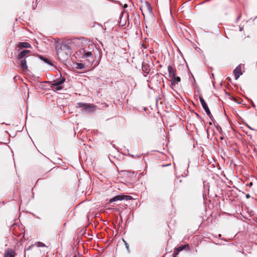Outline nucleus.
<instances>
[{
    "label": "nucleus",
    "instance_id": "obj_13",
    "mask_svg": "<svg viewBox=\"0 0 257 257\" xmlns=\"http://www.w3.org/2000/svg\"><path fill=\"white\" fill-rule=\"evenodd\" d=\"M170 81L172 85H175L176 84H178V82H180L181 78L179 77L176 76L175 75V77H173L171 78Z\"/></svg>",
    "mask_w": 257,
    "mask_h": 257
},
{
    "label": "nucleus",
    "instance_id": "obj_20",
    "mask_svg": "<svg viewBox=\"0 0 257 257\" xmlns=\"http://www.w3.org/2000/svg\"><path fill=\"white\" fill-rule=\"evenodd\" d=\"M250 197V195L248 194H246V198H249Z\"/></svg>",
    "mask_w": 257,
    "mask_h": 257
},
{
    "label": "nucleus",
    "instance_id": "obj_16",
    "mask_svg": "<svg viewBox=\"0 0 257 257\" xmlns=\"http://www.w3.org/2000/svg\"><path fill=\"white\" fill-rule=\"evenodd\" d=\"M144 7L145 8H146L147 10L149 12H151L152 10H151V6H150V4L148 2H145V3L144 4Z\"/></svg>",
    "mask_w": 257,
    "mask_h": 257
},
{
    "label": "nucleus",
    "instance_id": "obj_12",
    "mask_svg": "<svg viewBox=\"0 0 257 257\" xmlns=\"http://www.w3.org/2000/svg\"><path fill=\"white\" fill-rule=\"evenodd\" d=\"M18 47L20 49L23 48H31V45L28 42H20L18 45Z\"/></svg>",
    "mask_w": 257,
    "mask_h": 257
},
{
    "label": "nucleus",
    "instance_id": "obj_6",
    "mask_svg": "<svg viewBox=\"0 0 257 257\" xmlns=\"http://www.w3.org/2000/svg\"><path fill=\"white\" fill-rule=\"evenodd\" d=\"M57 54L59 59L62 61H64L68 58L67 54L61 49L57 50Z\"/></svg>",
    "mask_w": 257,
    "mask_h": 257
},
{
    "label": "nucleus",
    "instance_id": "obj_15",
    "mask_svg": "<svg viewBox=\"0 0 257 257\" xmlns=\"http://www.w3.org/2000/svg\"><path fill=\"white\" fill-rule=\"evenodd\" d=\"M51 87L53 90L55 91H59L63 88L62 86H54V84H51Z\"/></svg>",
    "mask_w": 257,
    "mask_h": 257
},
{
    "label": "nucleus",
    "instance_id": "obj_4",
    "mask_svg": "<svg viewBox=\"0 0 257 257\" xmlns=\"http://www.w3.org/2000/svg\"><path fill=\"white\" fill-rule=\"evenodd\" d=\"M199 100H200V101L201 104L202 105V106L203 107V108L205 110V111L206 112L207 114L208 115V116L210 118H211L212 116L211 115V112H210V110H209V108H208V107L207 106V104L205 102V101L204 100V99L203 98L202 96H199Z\"/></svg>",
    "mask_w": 257,
    "mask_h": 257
},
{
    "label": "nucleus",
    "instance_id": "obj_22",
    "mask_svg": "<svg viewBox=\"0 0 257 257\" xmlns=\"http://www.w3.org/2000/svg\"><path fill=\"white\" fill-rule=\"evenodd\" d=\"M125 245H126V247L127 248H128V244H127L126 243H125Z\"/></svg>",
    "mask_w": 257,
    "mask_h": 257
},
{
    "label": "nucleus",
    "instance_id": "obj_10",
    "mask_svg": "<svg viewBox=\"0 0 257 257\" xmlns=\"http://www.w3.org/2000/svg\"><path fill=\"white\" fill-rule=\"evenodd\" d=\"M15 253L12 249H8L5 251L4 257H15Z\"/></svg>",
    "mask_w": 257,
    "mask_h": 257
},
{
    "label": "nucleus",
    "instance_id": "obj_7",
    "mask_svg": "<svg viewBox=\"0 0 257 257\" xmlns=\"http://www.w3.org/2000/svg\"><path fill=\"white\" fill-rule=\"evenodd\" d=\"M235 80H237L242 75L241 67L240 65L237 66L233 71Z\"/></svg>",
    "mask_w": 257,
    "mask_h": 257
},
{
    "label": "nucleus",
    "instance_id": "obj_23",
    "mask_svg": "<svg viewBox=\"0 0 257 257\" xmlns=\"http://www.w3.org/2000/svg\"><path fill=\"white\" fill-rule=\"evenodd\" d=\"M93 46H94L93 44H91V47L93 48Z\"/></svg>",
    "mask_w": 257,
    "mask_h": 257
},
{
    "label": "nucleus",
    "instance_id": "obj_14",
    "mask_svg": "<svg viewBox=\"0 0 257 257\" xmlns=\"http://www.w3.org/2000/svg\"><path fill=\"white\" fill-rule=\"evenodd\" d=\"M65 81V78L64 77H62L60 78L59 80H56L54 81V86H61L62 84H63Z\"/></svg>",
    "mask_w": 257,
    "mask_h": 257
},
{
    "label": "nucleus",
    "instance_id": "obj_9",
    "mask_svg": "<svg viewBox=\"0 0 257 257\" xmlns=\"http://www.w3.org/2000/svg\"><path fill=\"white\" fill-rule=\"evenodd\" d=\"M27 57L25 58V59L21 60L19 62V65L21 68L24 70H27L28 69V66L27 65V62L26 59Z\"/></svg>",
    "mask_w": 257,
    "mask_h": 257
},
{
    "label": "nucleus",
    "instance_id": "obj_2",
    "mask_svg": "<svg viewBox=\"0 0 257 257\" xmlns=\"http://www.w3.org/2000/svg\"><path fill=\"white\" fill-rule=\"evenodd\" d=\"M132 197L129 195H117L112 198H111L109 200V203H111L114 201H121L123 200H129L132 199Z\"/></svg>",
    "mask_w": 257,
    "mask_h": 257
},
{
    "label": "nucleus",
    "instance_id": "obj_1",
    "mask_svg": "<svg viewBox=\"0 0 257 257\" xmlns=\"http://www.w3.org/2000/svg\"><path fill=\"white\" fill-rule=\"evenodd\" d=\"M89 47H84L80 49L77 52L78 55L82 59H87V61L90 63L93 61V55L92 51L89 50Z\"/></svg>",
    "mask_w": 257,
    "mask_h": 257
},
{
    "label": "nucleus",
    "instance_id": "obj_24",
    "mask_svg": "<svg viewBox=\"0 0 257 257\" xmlns=\"http://www.w3.org/2000/svg\"><path fill=\"white\" fill-rule=\"evenodd\" d=\"M73 257H78L76 255H74Z\"/></svg>",
    "mask_w": 257,
    "mask_h": 257
},
{
    "label": "nucleus",
    "instance_id": "obj_8",
    "mask_svg": "<svg viewBox=\"0 0 257 257\" xmlns=\"http://www.w3.org/2000/svg\"><path fill=\"white\" fill-rule=\"evenodd\" d=\"M168 71L169 73V76L171 78L175 77L176 75V70L172 66L169 65L168 66Z\"/></svg>",
    "mask_w": 257,
    "mask_h": 257
},
{
    "label": "nucleus",
    "instance_id": "obj_21",
    "mask_svg": "<svg viewBox=\"0 0 257 257\" xmlns=\"http://www.w3.org/2000/svg\"><path fill=\"white\" fill-rule=\"evenodd\" d=\"M79 67H80V68H82V64H79Z\"/></svg>",
    "mask_w": 257,
    "mask_h": 257
},
{
    "label": "nucleus",
    "instance_id": "obj_11",
    "mask_svg": "<svg viewBox=\"0 0 257 257\" xmlns=\"http://www.w3.org/2000/svg\"><path fill=\"white\" fill-rule=\"evenodd\" d=\"M30 50H23L22 51H21L19 54L18 55V59H22L24 57H27L26 56L29 53H30Z\"/></svg>",
    "mask_w": 257,
    "mask_h": 257
},
{
    "label": "nucleus",
    "instance_id": "obj_3",
    "mask_svg": "<svg viewBox=\"0 0 257 257\" xmlns=\"http://www.w3.org/2000/svg\"><path fill=\"white\" fill-rule=\"evenodd\" d=\"M183 249H185L186 250H189L190 249V247L188 244L182 245L178 247L175 248L174 252L173 254V257H177V255L179 254V252Z\"/></svg>",
    "mask_w": 257,
    "mask_h": 257
},
{
    "label": "nucleus",
    "instance_id": "obj_5",
    "mask_svg": "<svg viewBox=\"0 0 257 257\" xmlns=\"http://www.w3.org/2000/svg\"><path fill=\"white\" fill-rule=\"evenodd\" d=\"M78 105L80 107H82L84 110L88 111H93L94 110L95 106L92 104L78 103Z\"/></svg>",
    "mask_w": 257,
    "mask_h": 257
},
{
    "label": "nucleus",
    "instance_id": "obj_19",
    "mask_svg": "<svg viewBox=\"0 0 257 257\" xmlns=\"http://www.w3.org/2000/svg\"><path fill=\"white\" fill-rule=\"evenodd\" d=\"M34 245H33V244L31 245H30L27 248L26 250H29L31 249Z\"/></svg>",
    "mask_w": 257,
    "mask_h": 257
},
{
    "label": "nucleus",
    "instance_id": "obj_18",
    "mask_svg": "<svg viewBox=\"0 0 257 257\" xmlns=\"http://www.w3.org/2000/svg\"><path fill=\"white\" fill-rule=\"evenodd\" d=\"M37 247H45V245L41 242H36L35 244Z\"/></svg>",
    "mask_w": 257,
    "mask_h": 257
},
{
    "label": "nucleus",
    "instance_id": "obj_17",
    "mask_svg": "<svg viewBox=\"0 0 257 257\" xmlns=\"http://www.w3.org/2000/svg\"><path fill=\"white\" fill-rule=\"evenodd\" d=\"M40 58L43 60L45 62L48 64L50 65H53L52 63L51 62V61L48 59L47 58H44L43 57L41 56Z\"/></svg>",
    "mask_w": 257,
    "mask_h": 257
}]
</instances>
